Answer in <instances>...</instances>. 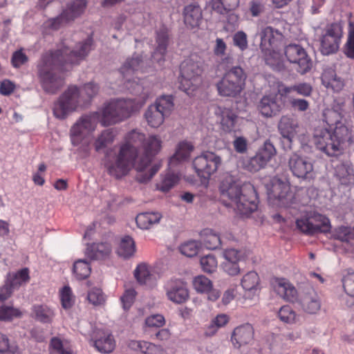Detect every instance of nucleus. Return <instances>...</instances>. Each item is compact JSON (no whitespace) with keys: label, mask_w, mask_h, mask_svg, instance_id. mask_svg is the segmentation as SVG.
Masks as SVG:
<instances>
[{"label":"nucleus","mask_w":354,"mask_h":354,"mask_svg":"<svg viewBox=\"0 0 354 354\" xmlns=\"http://www.w3.org/2000/svg\"><path fill=\"white\" fill-rule=\"evenodd\" d=\"M201 243L207 249L216 250L223 244V238L211 229H204L200 233Z\"/></svg>","instance_id":"33"},{"label":"nucleus","mask_w":354,"mask_h":354,"mask_svg":"<svg viewBox=\"0 0 354 354\" xmlns=\"http://www.w3.org/2000/svg\"><path fill=\"white\" fill-rule=\"evenodd\" d=\"M275 290L281 297L288 301L294 302L297 299V290L285 279L279 281L275 287Z\"/></svg>","instance_id":"37"},{"label":"nucleus","mask_w":354,"mask_h":354,"mask_svg":"<svg viewBox=\"0 0 354 354\" xmlns=\"http://www.w3.org/2000/svg\"><path fill=\"white\" fill-rule=\"evenodd\" d=\"M157 107L165 116H169L171 113L174 104L171 95H162L158 97L155 102L151 104Z\"/></svg>","instance_id":"43"},{"label":"nucleus","mask_w":354,"mask_h":354,"mask_svg":"<svg viewBox=\"0 0 354 354\" xmlns=\"http://www.w3.org/2000/svg\"><path fill=\"white\" fill-rule=\"evenodd\" d=\"M21 312L16 308L11 306H0V320L11 321L15 318L20 317Z\"/></svg>","instance_id":"51"},{"label":"nucleus","mask_w":354,"mask_h":354,"mask_svg":"<svg viewBox=\"0 0 354 354\" xmlns=\"http://www.w3.org/2000/svg\"><path fill=\"white\" fill-rule=\"evenodd\" d=\"M201 243L196 241H190L184 244L181 245L180 247V252L188 257H192L196 256L200 248Z\"/></svg>","instance_id":"56"},{"label":"nucleus","mask_w":354,"mask_h":354,"mask_svg":"<svg viewBox=\"0 0 354 354\" xmlns=\"http://www.w3.org/2000/svg\"><path fill=\"white\" fill-rule=\"evenodd\" d=\"M194 149V145L189 142L184 140L179 142L176 147V153L170 158L169 165L188 160Z\"/></svg>","instance_id":"36"},{"label":"nucleus","mask_w":354,"mask_h":354,"mask_svg":"<svg viewBox=\"0 0 354 354\" xmlns=\"http://www.w3.org/2000/svg\"><path fill=\"white\" fill-rule=\"evenodd\" d=\"M353 235L351 229L346 226L335 228L333 234L335 239L349 243L351 245H353Z\"/></svg>","instance_id":"53"},{"label":"nucleus","mask_w":354,"mask_h":354,"mask_svg":"<svg viewBox=\"0 0 354 354\" xmlns=\"http://www.w3.org/2000/svg\"><path fill=\"white\" fill-rule=\"evenodd\" d=\"M279 319L286 324H293L296 322L297 315L290 306H282L279 312Z\"/></svg>","instance_id":"54"},{"label":"nucleus","mask_w":354,"mask_h":354,"mask_svg":"<svg viewBox=\"0 0 354 354\" xmlns=\"http://www.w3.org/2000/svg\"><path fill=\"white\" fill-rule=\"evenodd\" d=\"M115 134L113 129H107L103 130L95 138L93 146L97 152H100L102 150L106 148L109 145H111L115 138Z\"/></svg>","instance_id":"39"},{"label":"nucleus","mask_w":354,"mask_h":354,"mask_svg":"<svg viewBox=\"0 0 354 354\" xmlns=\"http://www.w3.org/2000/svg\"><path fill=\"white\" fill-rule=\"evenodd\" d=\"M87 2L86 0H75L67 4L64 10L71 21L79 17L84 12Z\"/></svg>","instance_id":"42"},{"label":"nucleus","mask_w":354,"mask_h":354,"mask_svg":"<svg viewBox=\"0 0 354 354\" xmlns=\"http://www.w3.org/2000/svg\"><path fill=\"white\" fill-rule=\"evenodd\" d=\"M277 151L270 140H266L257 154L251 158L247 166L250 171H257L264 167L276 155Z\"/></svg>","instance_id":"17"},{"label":"nucleus","mask_w":354,"mask_h":354,"mask_svg":"<svg viewBox=\"0 0 354 354\" xmlns=\"http://www.w3.org/2000/svg\"><path fill=\"white\" fill-rule=\"evenodd\" d=\"M348 37L344 47V53L347 57L354 59V26L350 24Z\"/></svg>","instance_id":"61"},{"label":"nucleus","mask_w":354,"mask_h":354,"mask_svg":"<svg viewBox=\"0 0 354 354\" xmlns=\"http://www.w3.org/2000/svg\"><path fill=\"white\" fill-rule=\"evenodd\" d=\"M98 91V85L93 82L85 84L81 90L76 86H70L54 104L55 117L65 119L78 107L86 106Z\"/></svg>","instance_id":"5"},{"label":"nucleus","mask_w":354,"mask_h":354,"mask_svg":"<svg viewBox=\"0 0 354 354\" xmlns=\"http://www.w3.org/2000/svg\"><path fill=\"white\" fill-rule=\"evenodd\" d=\"M212 7L221 11V8L225 10H232L235 9L239 3V0H212Z\"/></svg>","instance_id":"59"},{"label":"nucleus","mask_w":354,"mask_h":354,"mask_svg":"<svg viewBox=\"0 0 354 354\" xmlns=\"http://www.w3.org/2000/svg\"><path fill=\"white\" fill-rule=\"evenodd\" d=\"M259 283V277L256 272L250 271L245 274L241 279V286L246 291H252L257 289Z\"/></svg>","instance_id":"46"},{"label":"nucleus","mask_w":354,"mask_h":354,"mask_svg":"<svg viewBox=\"0 0 354 354\" xmlns=\"http://www.w3.org/2000/svg\"><path fill=\"white\" fill-rule=\"evenodd\" d=\"M135 252L136 245L133 239L129 236L123 237L117 250L118 254L124 259H128L131 257Z\"/></svg>","instance_id":"41"},{"label":"nucleus","mask_w":354,"mask_h":354,"mask_svg":"<svg viewBox=\"0 0 354 354\" xmlns=\"http://www.w3.org/2000/svg\"><path fill=\"white\" fill-rule=\"evenodd\" d=\"M161 140L158 136L151 135L145 137L141 153L135 162V169L137 170L136 179L138 182L145 183L150 180L160 169V164H154L149 169L153 157L160 151Z\"/></svg>","instance_id":"6"},{"label":"nucleus","mask_w":354,"mask_h":354,"mask_svg":"<svg viewBox=\"0 0 354 354\" xmlns=\"http://www.w3.org/2000/svg\"><path fill=\"white\" fill-rule=\"evenodd\" d=\"M29 280V270L24 268L16 272L8 273L6 282L14 290L28 283Z\"/></svg>","instance_id":"35"},{"label":"nucleus","mask_w":354,"mask_h":354,"mask_svg":"<svg viewBox=\"0 0 354 354\" xmlns=\"http://www.w3.org/2000/svg\"><path fill=\"white\" fill-rule=\"evenodd\" d=\"M300 304L303 310L310 314L317 313L321 308L319 298L314 290H310L302 296Z\"/></svg>","instance_id":"32"},{"label":"nucleus","mask_w":354,"mask_h":354,"mask_svg":"<svg viewBox=\"0 0 354 354\" xmlns=\"http://www.w3.org/2000/svg\"><path fill=\"white\" fill-rule=\"evenodd\" d=\"M111 250L109 243H97L88 245L85 253L87 257L92 260H102L109 257Z\"/></svg>","instance_id":"29"},{"label":"nucleus","mask_w":354,"mask_h":354,"mask_svg":"<svg viewBox=\"0 0 354 354\" xmlns=\"http://www.w3.org/2000/svg\"><path fill=\"white\" fill-rule=\"evenodd\" d=\"M279 129L283 137L281 141L285 150L292 149V137L294 136V124L292 121L287 117H283L279 124Z\"/></svg>","instance_id":"30"},{"label":"nucleus","mask_w":354,"mask_h":354,"mask_svg":"<svg viewBox=\"0 0 354 354\" xmlns=\"http://www.w3.org/2000/svg\"><path fill=\"white\" fill-rule=\"evenodd\" d=\"M215 114L220 121L221 129L227 133L235 132L239 129L238 116L230 109L217 106Z\"/></svg>","instance_id":"22"},{"label":"nucleus","mask_w":354,"mask_h":354,"mask_svg":"<svg viewBox=\"0 0 354 354\" xmlns=\"http://www.w3.org/2000/svg\"><path fill=\"white\" fill-rule=\"evenodd\" d=\"M287 59L294 64L295 69L300 74L304 75L309 72L313 62L306 50L298 44H289L284 50Z\"/></svg>","instance_id":"14"},{"label":"nucleus","mask_w":354,"mask_h":354,"mask_svg":"<svg viewBox=\"0 0 354 354\" xmlns=\"http://www.w3.org/2000/svg\"><path fill=\"white\" fill-rule=\"evenodd\" d=\"M91 37L76 44L73 50L63 48L45 54L37 65L38 78L43 90L49 94L56 93L64 85L62 71H68L73 64H78L91 50Z\"/></svg>","instance_id":"1"},{"label":"nucleus","mask_w":354,"mask_h":354,"mask_svg":"<svg viewBox=\"0 0 354 354\" xmlns=\"http://www.w3.org/2000/svg\"><path fill=\"white\" fill-rule=\"evenodd\" d=\"M342 282L344 291L350 297L347 306L351 307L354 305V272L344 276Z\"/></svg>","instance_id":"48"},{"label":"nucleus","mask_w":354,"mask_h":354,"mask_svg":"<svg viewBox=\"0 0 354 354\" xmlns=\"http://www.w3.org/2000/svg\"><path fill=\"white\" fill-rule=\"evenodd\" d=\"M221 163L219 156L211 151H205L194 159L193 167L198 176L203 178V183H206Z\"/></svg>","instance_id":"12"},{"label":"nucleus","mask_w":354,"mask_h":354,"mask_svg":"<svg viewBox=\"0 0 354 354\" xmlns=\"http://www.w3.org/2000/svg\"><path fill=\"white\" fill-rule=\"evenodd\" d=\"M138 97L135 99H114L105 103L97 111L100 112V124L107 127L120 122L130 117L131 114L138 110L150 97L149 89L140 84H136L131 90Z\"/></svg>","instance_id":"3"},{"label":"nucleus","mask_w":354,"mask_h":354,"mask_svg":"<svg viewBox=\"0 0 354 354\" xmlns=\"http://www.w3.org/2000/svg\"><path fill=\"white\" fill-rule=\"evenodd\" d=\"M98 122L100 123L99 111H93L81 115L70 129L71 144L80 143V138H86L95 131Z\"/></svg>","instance_id":"11"},{"label":"nucleus","mask_w":354,"mask_h":354,"mask_svg":"<svg viewBox=\"0 0 354 354\" xmlns=\"http://www.w3.org/2000/svg\"><path fill=\"white\" fill-rule=\"evenodd\" d=\"M282 107L281 100L278 97L277 94L274 93L263 95L258 104L260 113L266 118L278 115Z\"/></svg>","instance_id":"20"},{"label":"nucleus","mask_w":354,"mask_h":354,"mask_svg":"<svg viewBox=\"0 0 354 354\" xmlns=\"http://www.w3.org/2000/svg\"><path fill=\"white\" fill-rule=\"evenodd\" d=\"M50 346L59 354H73L71 348L58 337L50 339Z\"/></svg>","instance_id":"57"},{"label":"nucleus","mask_w":354,"mask_h":354,"mask_svg":"<svg viewBox=\"0 0 354 354\" xmlns=\"http://www.w3.org/2000/svg\"><path fill=\"white\" fill-rule=\"evenodd\" d=\"M156 44V50L157 52L167 53L169 44V35L166 29L161 28L157 31Z\"/></svg>","instance_id":"55"},{"label":"nucleus","mask_w":354,"mask_h":354,"mask_svg":"<svg viewBox=\"0 0 354 354\" xmlns=\"http://www.w3.org/2000/svg\"><path fill=\"white\" fill-rule=\"evenodd\" d=\"M183 15L185 25L190 28L198 27L203 17L202 10L196 2L185 6Z\"/></svg>","instance_id":"27"},{"label":"nucleus","mask_w":354,"mask_h":354,"mask_svg":"<svg viewBox=\"0 0 354 354\" xmlns=\"http://www.w3.org/2000/svg\"><path fill=\"white\" fill-rule=\"evenodd\" d=\"M165 324V319L160 314H153L146 317L145 325L149 328H160Z\"/></svg>","instance_id":"62"},{"label":"nucleus","mask_w":354,"mask_h":354,"mask_svg":"<svg viewBox=\"0 0 354 354\" xmlns=\"http://www.w3.org/2000/svg\"><path fill=\"white\" fill-rule=\"evenodd\" d=\"M70 21H72L70 19L66 12H65V11L63 10L60 15L56 17L51 18L48 21V26H50L52 29L57 30L61 26L68 24Z\"/></svg>","instance_id":"58"},{"label":"nucleus","mask_w":354,"mask_h":354,"mask_svg":"<svg viewBox=\"0 0 354 354\" xmlns=\"http://www.w3.org/2000/svg\"><path fill=\"white\" fill-rule=\"evenodd\" d=\"M223 257L225 261L221 267L223 271L230 276H236L241 272L239 263L244 261L243 251L234 248H227L223 250Z\"/></svg>","instance_id":"18"},{"label":"nucleus","mask_w":354,"mask_h":354,"mask_svg":"<svg viewBox=\"0 0 354 354\" xmlns=\"http://www.w3.org/2000/svg\"><path fill=\"white\" fill-rule=\"evenodd\" d=\"M343 103L334 102L323 111V120L330 127L315 130L314 142L317 148L328 156H337L342 152V144L350 138V131L342 122Z\"/></svg>","instance_id":"2"},{"label":"nucleus","mask_w":354,"mask_h":354,"mask_svg":"<svg viewBox=\"0 0 354 354\" xmlns=\"http://www.w3.org/2000/svg\"><path fill=\"white\" fill-rule=\"evenodd\" d=\"M266 63L274 71H280L283 69L284 64L280 53L273 50L266 57Z\"/></svg>","instance_id":"49"},{"label":"nucleus","mask_w":354,"mask_h":354,"mask_svg":"<svg viewBox=\"0 0 354 354\" xmlns=\"http://www.w3.org/2000/svg\"><path fill=\"white\" fill-rule=\"evenodd\" d=\"M321 79L322 84L334 92H339L344 86V81L337 76L335 69L332 67H326L324 69Z\"/></svg>","instance_id":"28"},{"label":"nucleus","mask_w":354,"mask_h":354,"mask_svg":"<svg viewBox=\"0 0 354 354\" xmlns=\"http://www.w3.org/2000/svg\"><path fill=\"white\" fill-rule=\"evenodd\" d=\"M61 302L64 309L71 308L74 304V296L70 287L64 286L61 291Z\"/></svg>","instance_id":"60"},{"label":"nucleus","mask_w":354,"mask_h":354,"mask_svg":"<svg viewBox=\"0 0 354 354\" xmlns=\"http://www.w3.org/2000/svg\"><path fill=\"white\" fill-rule=\"evenodd\" d=\"M93 346L102 353H110L115 347V341L109 330L97 329L92 336Z\"/></svg>","instance_id":"21"},{"label":"nucleus","mask_w":354,"mask_h":354,"mask_svg":"<svg viewBox=\"0 0 354 354\" xmlns=\"http://www.w3.org/2000/svg\"><path fill=\"white\" fill-rule=\"evenodd\" d=\"M134 276L140 284L153 283L155 277L151 268L146 263L138 264L134 270Z\"/></svg>","instance_id":"40"},{"label":"nucleus","mask_w":354,"mask_h":354,"mask_svg":"<svg viewBox=\"0 0 354 354\" xmlns=\"http://www.w3.org/2000/svg\"><path fill=\"white\" fill-rule=\"evenodd\" d=\"M148 125L151 128H158L161 126L167 117L157 107L151 104L149 106L144 114Z\"/></svg>","instance_id":"38"},{"label":"nucleus","mask_w":354,"mask_h":354,"mask_svg":"<svg viewBox=\"0 0 354 354\" xmlns=\"http://www.w3.org/2000/svg\"><path fill=\"white\" fill-rule=\"evenodd\" d=\"M32 317L37 322L50 324L55 315V310L45 304H35L32 307Z\"/></svg>","instance_id":"31"},{"label":"nucleus","mask_w":354,"mask_h":354,"mask_svg":"<svg viewBox=\"0 0 354 354\" xmlns=\"http://www.w3.org/2000/svg\"><path fill=\"white\" fill-rule=\"evenodd\" d=\"M288 165L292 175L298 178L310 181L315 178L312 160L297 152L289 156Z\"/></svg>","instance_id":"13"},{"label":"nucleus","mask_w":354,"mask_h":354,"mask_svg":"<svg viewBox=\"0 0 354 354\" xmlns=\"http://www.w3.org/2000/svg\"><path fill=\"white\" fill-rule=\"evenodd\" d=\"M229 321L227 315L225 314L218 315L212 319L209 326L205 330V335L211 336L214 335L219 328L224 326Z\"/></svg>","instance_id":"47"},{"label":"nucleus","mask_w":354,"mask_h":354,"mask_svg":"<svg viewBox=\"0 0 354 354\" xmlns=\"http://www.w3.org/2000/svg\"><path fill=\"white\" fill-rule=\"evenodd\" d=\"M261 47L263 50H271V48L277 46V43L281 40V32L271 26L262 28L260 32Z\"/></svg>","instance_id":"26"},{"label":"nucleus","mask_w":354,"mask_h":354,"mask_svg":"<svg viewBox=\"0 0 354 354\" xmlns=\"http://www.w3.org/2000/svg\"><path fill=\"white\" fill-rule=\"evenodd\" d=\"M200 264L205 272L212 273L216 270L218 262L214 254H208L201 258Z\"/></svg>","instance_id":"50"},{"label":"nucleus","mask_w":354,"mask_h":354,"mask_svg":"<svg viewBox=\"0 0 354 354\" xmlns=\"http://www.w3.org/2000/svg\"><path fill=\"white\" fill-rule=\"evenodd\" d=\"M254 330L252 324L245 323L236 327L232 333L231 339L234 347L239 348L241 346L252 342Z\"/></svg>","instance_id":"23"},{"label":"nucleus","mask_w":354,"mask_h":354,"mask_svg":"<svg viewBox=\"0 0 354 354\" xmlns=\"http://www.w3.org/2000/svg\"><path fill=\"white\" fill-rule=\"evenodd\" d=\"M296 225L301 232L307 235L326 233L331 228L329 219L315 211H306L303 216L297 219Z\"/></svg>","instance_id":"10"},{"label":"nucleus","mask_w":354,"mask_h":354,"mask_svg":"<svg viewBox=\"0 0 354 354\" xmlns=\"http://www.w3.org/2000/svg\"><path fill=\"white\" fill-rule=\"evenodd\" d=\"M127 147H120L118 153L112 156L110 152L106 154L105 167L109 175L120 178L127 175L131 166L135 167L138 160L126 151Z\"/></svg>","instance_id":"9"},{"label":"nucleus","mask_w":354,"mask_h":354,"mask_svg":"<svg viewBox=\"0 0 354 354\" xmlns=\"http://www.w3.org/2000/svg\"><path fill=\"white\" fill-rule=\"evenodd\" d=\"M335 175L342 185L354 184V171L351 165L348 163L337 165L335 169Z\"/></svg>","instance_id":"34"},{"label":"nucleus","mask_w":354,"mask_h":354,"mask_svg":"<svg viewBox=\"0 0 354 354\" xmlns=\"http://www.w3.org/2000/svg\"><path fill=\"white\" fill-rule=\"evenodd\" d=\"M233 44L239 48L241 51H243L248 47L247 35L242 30L238 31L233 36Z\"/></svg>","instance_id":"64"},{"label":"nucleus","mask_w":354,"mask_h":354,"mask_svg":"<svg viewBox=\"0 0 354 354\" xmlns=\"http://www.w3.org/2000/svg\"><path fill=\"white\" fill-rule=\"evenodd\" d=\"M193 285L198 292H209L212 289V281L205 276L199 275L194 278Z\"/></svg>","instance_id":"52"},{"label":"nucleus","mask_w":354,"mask_h":354,"mask_svg":"<svg viewBox=\"0 0 354 354\" xmlns=\"http://www.w3.org/2000/svg\"><path fill=\"white\" fill-rule=\"evenodd\" d=\"M145 140V135L137 130H132L126 136V142L121 147H127L126 151L138 159Z\"/></svg>","instance_id":"25"},{"label":"nucleus","mask_w":354,"mask_h":354,"mask_svg":"<svg viewBox=\"0 0 354 354\" xmlns=\"http://www.w3.org/2000/svg\"><path fill=\"white\" fill-rule=\"evenodd\" d=\"M148 62L144 59L142 55L134 54L132 57L128 58L120 68V72L123 75L124 78L127 80L128 84H131V86L127 87L129 89L133 88L137 82H131L130 80L127 78L129 75L132 74L136 71L145 72V69L148 66Z\"/></svg>","instance_id":"19"},{"label":"nucleus","mask_w":354,"mask_h":354,"mask_svg":"<svg viewBox=\"0 0 354 354\" xmlns=\"http://www.w3.org/2000/svg\"><path fill=\"white\" fill-rule=\"evenodd\" d=\"M178 176L173 172H167L162 176L161 180L156 185L157 189L166 192L171 189L178 181Z\"/></svg>","instance_id":"45"},{"label":"nucleus","mask_w":354,"mask_h":354,"mask_svg":"<svg viewBox=\"0 0 354 354\" xmlns=\"http://www.w3.org/2000/svg\"><path fill=\"white\" fill-rule=\"evenodd\" d=\"M168 299L177 304L183 303L188 298V291L183 281L171 280L166 285Z\"/></svg>","instance_id":"24"},{"label":"nucleus","mask_w":354,"mask_h":354,"mask_svg":"<svg viewBox=\"0 0 354 354\" xmlns=\"http://www.w3.org/2000/svg\"><path fill=\"white\" fill-rule=\"evenodd\" d=\"M203 72V62L196 55H191L180 66L179 88L189 94V91H194L201 82V76Z\"/></svg>","instance_id":"7"},{"label":"nucleus","mask_w":354,"mask_h":354,"mask_svg":"<svg viewBox=\"0 0 354 354\" xmlns=\"http://www.w3.org/2000/svg\"><path fill=\"white\" fill-rule=\"evenodd\" d=\"M342 27L338 23L328 26L321 39L320 51L324 55L337 52L342 37Z\"/></svg>","instance_id":"16"},{"label":"nucleus","mask_w":354,"mask_h":354,"mask_svg":"<svg viewBox=\"0 0 354 354\" xmlns=\"http://www.w3.org/2000/svg\"><path fill=\"white\" fill-rule=\"evenodd\" d=\"M220 192L225 205L232 207L241 215L248 216L257 209L255 192L250 185L242 187L226 178L221 183Z\"/></svg>","instance_id":"4"},{"label":"nucleus","mask_w":354,"mask_h":354,"mask_svg":"<svg viewBox=\"0 0 354 354\" xmlns=\"http://www.w3.org/2000/svg\"><path fill=\"white\" fill-rule=\"evenodd\" d=\"M87 299L94 306H100L104 302V296L100 288H92L87 295Z\"/></svg>","instance_id":"63"},{"label":"nucleus","mask_w":354,"mask_h":354,"mask_svg":"<svg viewBox=\"0 0 354 354\" xmlns=\"http://www.w3.org/2000/svg\"><path fill=\"white\" fill-rule=\"evenodd\" d=\"M270 199H273L276 205L280 207H290L295 204L294 194L290 192V187L287 182L279 178H273L270 186L268 187Z\"/></svg>","instance_id":"15"},{"label":"nucleus","mask_w":354,"mask_h":354,"mask_svg":"<svg viewBox=\"0 0 354 354\" xmlns=\"http://www.w3.org/2000/svg\"><path fill=\"white\" fill-rule=\"evenodd\" d=\"M245 79L246 75L241 67H232L216 83L218 94L224 97L236 96L243 89Z\"/></svg>","instance_id":"8"},{"label":"nucleus","mask_w":354,"mask_h":354,"mask_svg":"<svg viewBox=\"0 0 354 354\" xmlns=\"http://www.w3.org/2000/svg\"><path fill=\"white\" fill-rule=\"evenodd\" d=\"M73 272L77 279L82 280L89 276L91 267L87 261L78 259L73 264Z\"/></svg>","instance_id":"44"}]
</instances>
